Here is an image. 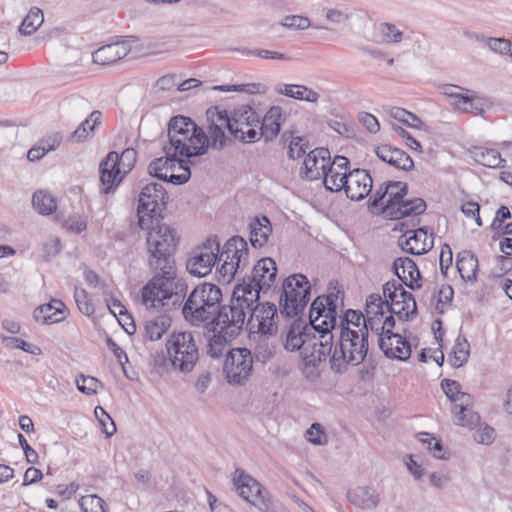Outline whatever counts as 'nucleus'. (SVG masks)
<instances>
[{"instance_id": "obj_1", "label": "nucleus", "mask_w": 512, "mask_h": 512, "mask_svg": "<svg viewBox=\"0 0 512 512\" xmlns=\"http://www.w3.org/2000/svg\"><path fill=\"white\" fill-rule=\"evenodd\" d=\"M163 218L148 223L146 247L148 265L153 277L142 287L141 299L147 309L169 312L180 306L188 285L176 274L174 254L179 242L175 229L162 222Z\"/></svg>"}, {"instance_id": "obj_2", "label": "nucleus", "mask_w": 512, "mask_h": 512, "mask_svg": "<svg viewBox=\"0 0 512 512\" xmlns=\"http://www.w3.org/2000/svg\"><path fill=\"white\" fill-rule=\"evenodd\" d=\"M242 291V289L234 287L229 303L222 304L221 289L215 284L203 283L197 285L179 307L182 306L185 320L192 325H224V327L232 329L233 335L240 327L244 326L243 309L248 307L246 300L241 299L244 294Z\"/></svg>"}, {"instance_id": "obj_3", "label": "nucleus", "mask_w": 512, "mask_h": 512, "mask_svg": "<svg viewBox=\"0 0 512 512\" xmlns=\"http://www.w3.org/2000/svg\"><path fill=\"white\" fill-rule=\"evenodd\" d=\"M339 293L338 290L336 293L331 292L328 295L318 296L311 304L309 320L315 331L306 340L300 353L306 364L318 365L333 352L332 330L336 328L337 324Z\"/></svg>"}, {"instance_id": "obj_4", "label": "nucleus", "mask_w": 512, "mask_h": 512, "mask_svg": "<svg viewBox=\"0 0 512 512\" xmlns=\"http://www.w3.org/2000/svg\"><path fill=\"white\" fill-rule=\"evenodd\" d=\"M167 132L169 143L163 148L167 155L191 158L205 154L209 147L206 133L189 117H172Z\"/></svg>"}, {"instance_id": "obj_5", "label": "nucleus", "mask_w": 512, "mask_h": 512, "mask_svg": "<svg viewBox=\"0 0 512 512\" xmlns=\"http://www.w3.org/2000/svg\"><path fill=\"white\" fill-rule=\"evenodd\" d=\"M368 353V333L365 327L361 329L344 328L340 332L339 342L334 347L330 357V368L334 373L343 374L348 365L361 364Z\"/></svg>"}, {"instance_id": "obj_6", "label": "nucleus", "mask_w": 512, "mask_h": 512, "mask_svg": "<svg viewBox=\"0 0 512 512\" xmlns=\"http://www.w3.org/2000/svg\"><path fill=\"white\" fill-rule=\"evenodd\" d=\"M166 351L171 357L172 369L183 374L194 370L199 361V347L191 332H173L166 340Z\"/></svg>"}, {"instance_id": "obj_7", "label": "nucleus", "mask_w": 512, "mask_h": 512, "mask_svg": "<svg viewBox=\"0 0 512 512\" xmlns=\"http://www.w3.org/2000/svg\"><path fill=\"white\" fill-rule=\"evenodd\" d=\"M389 187L388 199L381 208V213L390 220H399L410 215H420L426 210V203L422 198L404 200L408 193V186L404 182H387Z\"/></svg>"}, {"instance_id": "obj_8", "label": "nucleus", "mask_w": 512, "mask_h": 512, "mask_svg": "<svg viewBox=\"0 0 512 512\" xmlns=\"http://www.w3.org/2000/svg\"><path fill=\"white\" fill-rule=\"evenodd\" d=\"M277 276L276 262L270 258L265 257L254 265L251 275L245 276L242 283H239L235 288L242 289L243 297L247 304L252 301L260 299V292H267L275 283Z\"/></svg>"}, {"instance_id": "obj_9", "label": "nucleus", "mask_w": 512, "mask_h": 512, "mask_svg": "<svg viewBox=\"0 0 512 512\" xmlns=\"http://www.w3.org/2000/svg\"><path fill=\"white\" fill-rule=\"evenodd\" d=\"M311 285L303 274H293L282 284L280 312L285 317H295L303 312L310 299Z\"/></svg>"}, {"instance_id": "obj_10", "label": "nucleus", "mask_w": 512, "mask_h": 512, "mask_svg": "<svg viewBox=\"0 0 512 512\" xmlns=\"http://www.w3.org/2000/svg\"><path fill=\"white\" fill-rule=\"evenodd\" d=\"M168 195L161 184L149 183L145 185L138 199V224L144 230L148 223H154L155 219L162 218L161 211L166 205Z\"/></svg>"}, {"instance_id": "obj_11", "label": "nucleus", "mask_w": 512, "mask_h": 512, "mask_svg": "<svg viewBox=\"0 0 512 512\" xmlns=\"http://www.w3.org/2000/svg\"><path fill=\"white\" fill-rule=\"evenodd\" d=\"M179 155H167L150 162L148 172L152 177L175 185L186 183L190 177V167Z\"/></svg>"}, {"instance_id": "obj_12", "label": "nucleus", "mask_w": 512, "mask_h": 512, "mask_svg": "<svg viewBox=\"0 0 512 512\" xmlns=\"http://www.w3.org/2000/svg\"><path fill=\"white\" fill-rule=\"evenodd\" d=\"M243 310L244 321L247 314H249L247 328L250 333H258L262 336L276 334L278 327L275 320L277 318V307L275 304L270 302L259 303V300L252 301Z\"/></svg>"}, {"instance_id": "obj_13", "label": "nucleus", "mask_w": 512, "mask_h": 512, "mask_svg": "<svg viewBox=\"0 0 512 512\" xmlns=\"http://www.w3.org/2000/svg\"><path fill=\"white\" fill-rule=\"evenodd\" d=\"M253 371V356L247 348H233L226 355L223 372L227 382L234 386L244 385Z\"/></svg>"}, {"instance_id": "obj_14", "label": "nucleus", "mask_w": 512, "mask_h": 512, "mask_svg": "<svg viewBox=\"0 0 512 512\" xmlns=\"http://www.w3.org/2000/svg\"><path fill=\"white\" fill-rule=\"evenodd\" d=\"M219 251L218 238H208L201 246L193 249L186 265L188 272L197 277L208 275L219 259Z\"/></svg>"}, {"instance_id": "obj_15", "label": "nucleus", "mask_w": 512, "mask_h": 512, "mask_svg": "<svg viewBox=\"0 0 512 512\" xmlns=\"http://www.w3.org/2000/svg\"><path fill=\"white\" fill-rule=\"evenodd\" d=\"M341 179L344 180V189L347 197L352 201H361L367 197L372 190V177L364 169H354L348 174H344Z\"/></svg>"}, {"instance_id": "obj_16", "label": "nucleus", "mask_w": 512, "mask_h": 512, "mask_svg": "<svg viewBox=\"0 0 512 512\" xmlns=\"http://www.w3.org/2000/svg\"><path fill=\"white\" fill-rule=\"evenodd\" d=\"M329 161L330 151L324 147L316 148L306 155L301 174L309 181L324 178Z\"/></svg>"}, {"instance_id": "obj_17", "label": "nucleus", "mask_w": 512, "mask_h": 512, "mask_svg": "<svg viewBox=\"0 0 512 512\" xmlns=\"http://www.w3.org/2000/svg\"><path fill=\"white\" fill-rule=\"evenodd\" d=\"M243 327H240L235 334L232 335L230 328L224 327V325L211 326L213 335L209 337L206 345L207 354L215 359L221 358L227 355L229 352V343L239 335Z\"/></svg>"}, {"instance_id": "obj_18", "label": "nucleus", "mask_w": 512, "mask_h": 512, "mask_svg": "<svg viewBox=\"0 0 512 512\" xmlns=\"http://www.w3.org/2000/svg\"><path fill=\"white\" fill-rule=\"evenodd\" d=\"M117 158V152L111 151L106 157L100 162L99 173L101 192L108 194L113 191L121 182L125 176L123 172L115 166V159Z\"/></svg>"}, {"instance_id": "obj_19", "label": "nucleus", "mask_w": 512, "mask_h": 512, "mask_svg": "<svg viewBox=\"0 0 512 512\" xmlns=\"http://www.w3.org/2000/svg\"><path fill=\"white\" fill-rule=\"evenodd\" d=\"M379 348L391 359L406 361L411 355V345L400 334L389 335L378 339Z\"/></svg>"}, {"instance_id": "obj_20", "label": "nucleus", "mask_w": 512, "mask_h": 512, "mask_svg": "<svg viewBox=\"0 0 512 512\" xmlns=\"http://www.w3.org/2000/svg\"><path fill=\"white\" fill-rule=\"evenodd\" d=\"M393 270L396 276L408 288L412 290L421 287V274L416 263L409 257H399L393 262Z\"/></svg>"}, {"instance_id": "obj_21", "label": "nucleus", "mask_w": 512, "mask_h": 512, "mask_svg": "<svg viewBox=\"0 0 512 512\" xmlns=\"http://www.w3.org/2000/svg\"><path fill=\"white\" fill-rule=\"evenodd\" d=\"M375 153L380 160L397 169L410 171L414 168L412 158L405 151L399 148L385 144L377 146L375 148Z\"/></svg>"}, {"instance_id": "obj_22", "label": "nucleus", "mask_w": 512, "mask_h": 512, "mask_svg": "<svg viewBox=\"0 0 512 512\" xmlns=\"http://www.w3.org/2000/svg\"><path fill=\"white\" fill-rule=\"evenodd\" d=\"M350 162L344 156H336L329 165L324 175V185L327 190L339 192L344 186V180L341 177L346 174Z\"/></svg>"}, {"instance_id": "obj_23", "label": "nucleus", "mask_w": 512, "mask_h": 512, "mask_svg": "<svg viewBox=\"0 0 512 512\" xmlns=\"http://www.w3.org/2000/svg\"><path fill=\"white\" fill-rule=\"evenodd\" d=\"M434 245L432 234L428 236L426 228H418L412 232V235L401 241L400 246L403 251L412 255H422L429 252Z\"/></svg>"}, {"instance_id": "obj_24", "label": "nucleus", "mask_w": 512, "mask_h": 512, "mask_svg": "<svg viewBox=\"0 0 512 512\" xmlns=\"http://www.w3.org/2000/svg\"><path fill=\"white\" fill-rule=\"evenodd\" d=\"M234 485L240 497L254 503L263 493L261 485L242 469H236L233 478Z\"/></svg>"}, {"instance_id": "obj_25", "label": "nucleus", "mask_w": 512, "mask_h": 512, "mask_svg": "<svg viewBox=\"0 0 512 512\" xmlns=\"http://www.w3.org/2000/svg\"><path fill=\"white\" fill-rule=\"evenodd\" d=\"M347 498L351 504L363 510H374L380 503L379 493L368 486H358L348 491Z\"/></svg>"}, {"instance_id": "obj_26", "label": "nucleus", "mask_w": 512, "mask_h": 512, "mask_svg": "<svg viewBox=\"0 0 512 512\" xmlns=\"http://www.w3.org/2000/svg\"><path fill=\"white\" fill-rule=\"evenodd\" d=\"M218 258H225L247 266L249 263V249L247 241L241 236L231 237L225 243L223 251Z\"/></svg>"}, {"instance_id": "obj_27", "label": "nucleus", "mask_w": 512, "mask_h": 512, "mask_svg": "<svg viewBox=\"0 0 512 512\" xmlns=\"http://www.w3.org/2000/svg\"><path fill=\"white\" fill-rule=\"evenodd\" d=\"M33 317L42 324L61 322L66 318L65 304L61 300L53 299L38 306L33 312Z\"/></svg>"}, {"instance_id": "obj_28", "label": "nucleus", "mask_w": 512, "mask_h": 512, "mask_svg": "<svg viewBox=\"0 0 512 512\" xmlns=\"http://www.w3.org/2000/svg\"><path fill=\"white\" fill-rule=\"evenodd\" d=\"M260 120L257 113L248 105H242L234 110L231 117L230 133L235 134L241 132L249 126H259Z\"/></svg>"}, {"instance_id": "obj_29", "label": "nucleus", "mask_w": 512, "mask_h": 512, "mask_svg": "<svg viewBox=\"0 0 512 512\" xmlns=\"http://www.w3.org/2000/svg\"><path fill=\"white\" fill-rule=\"evenodd\" d=\"M129 52L124 43H113L97 49L93 54V62L98 65H110L124 58Z\"/></svg>"}, {"instance_id": "obj_30", "label": "nucleus", "mask_w": 512, "mask_h": 512, "mask_svg": "<svg viewBox=\"0 0 512 512\" xmlns=\"http://www.w3.org/2000/svg\"><path fill=\"white\" fill-rule=\"evenodd\" d=\"M250 242L254 248L263 247L272 232V225L266 216L255 217L249 223Z\"/></svg>"}, {"instance_id": "obj_31", "label": "nucleus", "mask_w": 512, "mask_h": 512, "mask_svg": "<svg viewBox=\"0 0 512 512\" xmlns=\"http://www.w3.org/2000/svg\"><path fill=\"white\" fill-rule=\"evenodd\" d=\"M282 117V109L279 106H273L267 111L260 126V134L265 141H271L278 135Z\"/></svg>"}, {"instance_id": "obj_32", "label": "nucleus", "mask_w": 512, "mask_h": 512, "mask_svg": "<svg viewBox=\"0 0 512 512\" xmlns=\"http://www.w3.org/2000/svg\"><path fill=\"white\" fill-rule=\"evenodd\" d=\"M278 94L284 95L296 100L316 103L319 100V94L304 85L298 84H278L275 87Z\"/></svg>"}, {"instance_id": "obj_33", "label": "nucleus", "mask_w": 512, "mask_h": 512, "mask_svg": "<svg viewBox=\"0 0 512 512\" xmlns=\"http://www.w3.org/2000/svg\"><path fill=\"white\" fill-rule=\"evenodd\" d=\"M313 331H315V328L311 323L303 327L300 324H294L287 333L286 349L291 351L299 350L301 352L306 340H308Z\"/></svg>"}, {"instance_id": "obj_34", "label": "nucleus", "mask_w": 512, "mask_h": 512, "mask_svg": "<svg viewBox=\"0 0 512 512\" xmlns=\"http://www.w3.org/2000/svg\"><path fill=\"white\" fill-rule=\"evenodd\" d=\"M478 259L470 251H462L457 255L456 267L464 281H475L478 270Z\"/></svg>"}, {"instance_id": "obj_35", "label": "nucleus", "mask_w": 512, "mask_h": 512, "mask_svg": "<svg viewBox=\"0 0 512 512\" xmlns=\"http://www.w3.org/2000/svg\"><path fill=\"white\" fill-rule=\"evenodd\" d=\"M170 326L171 318L167 314L146 320L144 324L145 337L150 341L159 340Z\"/></svg>"}, {"instance_id": "obj_36", "label": "nucleus", "mask_w": 512, "mask_h": 512, "mask_svg": "<svg viewBox=\"0 0 512 512\" xmlns=\"http://www.w3.org/2000/svg\"><path fill=\"white\" fill-rule=\"evenodd\" d=\"M102 113L94 110L88 118H86L78 128L71 134V138L77 142H84L95 132L98 125L101 124Z\"/></svg>"}, {"instance_id": "obj_37", "label": "nucleus", "mask_w": 512, "mask_h": 512, "mask_svg": "<svg viewBox=\"0 0 512 512\" xmlns=\"http://www.w3.org/2000/svg\"><path fill=\"white\" fill-rule=\"evenodd\" d=\"M441 388L447 398L454 403V409L458 408L457 404H467L471 395L461 391L459 382L451 379H443L441 381Z\"/></svg>"}, {"instance_id": "obj_38", "label": "nucleus", "mask_w": 512, "mask_h": 512, "mask_svg": "<svg viewBox=\"0 0 512 512\" xmlns=\"http://www.w3.org/2000/svg\"><path fill=\"white\" fill-rule=\"evenodd\" d=\"M396 280H390L383 286V295L386 299V310L388 313L395 314L399 316V318H403L404 308L401 303V299H399L398 294L396 293L397 288H395Z\"/></svg>"}, {"instance_id": "obj_39", "label": "nucleus", "mask_w": 512, "mask_h": 512, "mask_svg": "<svg viewBox=\"0 0 512 512\" xmlns=\"http://www.w3.org/2000/svg\"><path fill=\"white\" fill-rule=\"evenodd\" d=\"M473 157L479 164L489 167L497 168L503 166L505 160L501 157V154L492 148L478 147L473 151Z\"/></svg>"}, {"instance_id": "obj_40", "label": "nucleus", "mask_w": 512, "mask_h": 512, "mask_svg": "<svg viewBox=\"0 0 512 512\" xmlns=\"http://www.w3.org/2000/svg\"><path fill=\"white\" fill-rule=\"evenodd\" d=\"M472 398H469L467 404H457L458 408H453V413L456 418V424L468 428H474L480 421L478 413L471 409Z\"/></svg>"}, {"instance_id": "obj_41", "label": "nucleus", "mask_w": 512, "mask_h": 512, "mask_svg": "<svg viewBox=\"0 0 512 512\" xmlns=\"http://www.w3.org/2000/svg\"><path fill=\"white\" fill-rule=\"evenodd\" d=\"M44 22V15L38 7H32L19 26V33L23 36L32 35Z\"/></svg>"}, {"instance_id": "obj_42", "label": "nucleus", "mask_w": 512, "mask_h": 512, "mask_svg": "<svg viewBox=\"0 0 512 512\" xmlns=\"http://www.w3.org/2000/svg\"><path fill=\"white\" fill-rule=\"evenodd\" d=\"M449 98L451 99V106L454 110L463 112V113H473L475 115H480L483 113V109L474 105V100L472 96L465 95L462 93H449Z\"/></svg>"}, {"instance_id": "obj_43", "label": "nucleus", "mask_w": 512, "mask_h": 512, "mask_svg": "<svg viewBox=\"0 0 512 512\" xmlns=\"http://www.w3.org/2000/svg\"><path fill=\"white\" fill-rule=\"evenodd\" d=\"M32 205L42 215H49L56 210V200L43 190L36 191L33 194Z\"/></svg>"}, {"instance_id": "obj_44", "label": "nucleus", "mask_w": 512, "mask_h": 512, "mask_svg": "<svg viewBox=\"0 0 512 512\" xmlns=\"http://www.w3.org/2000/svg\"><path fill=\"white\" fill-rule=\"evenodd\" d=\"M469 343L464 336H458L450 356V363L453 367L463 366L469 358Z\"/></svg>"}, {"instance_id": "obj_45", "label": "nucleus", "mask_w": 512, "mask_h": 512, "mask_svg": "<svg viewBox=\"0 0 512 512\" xmlns=\"http://www.w3.org/2000/svg\"><path fill=\"white\" fill-rule=\"evenodd\" d=\"M348 327L349 329H361L365 327L364 314L360 311H356L353 309H348L342 317H340V332L344 330V328Z\"/></svg>"}, {"instance_id": "obj_46", "label": "nucleus", "mask_w": 512, "mask_h": 512, "mask_svg": "<svg viewBox=\"0 0 512 512\" xmlns=\"http://www.w3.org/2000/svg\"><path fill=\"white\" fill-rule=\"evenodd\" d=\"M278 26L285 27L290 30H305L311 25L310 19L300 15H287L279 23L272 24L271 29Z\"/></svg>"}, {"instance_id": "obj_47", "label": "nucleus", "mask_w": 512, "mask_h": 512, "mask_svg": "<svg viewBox=\"0 0 512 512\" xmlns=\"http://www.w3.org/2000/svg\"><path fill=\"white\" fill-rule=\"evenodd\" d=\"M208 124H217V126L227 129L230 132L231 117L226 110L219 107H211L206 111Z\"/></svg>"}, {"instance_id": "obj_48", "label": "nucleus", "mask_w": 512, "mask_h": 512, "mask_svg": "<svg viewBox=\"0 0 512 512\" xmlns=\"http://www.w3.org/2000/svg\"><path fill=\"white\" fill-rule=\"evenodd\" d=\"M137 152L133 148H127L122 151L119 155L117 153V158L115 159V166L120 168L123 172V175L128 174L134 167L136 163Z\"/></svg>"}, {"instance_id": "obj_49", "label": "nucleus", "mask_w": 512, "mask_h": 512, "mask_svg": "<svg viewBox=\"0 0 512 512\" xmlns=\"http://www.w3.org/2000/svg\"><path fill=\"white\" fill-rule=\"evenodd\" d=\"M390 115L397 121L402 122L411 128H419L422 124L420 118H418L415 114L400 107H392L390 109Z\"/></svg>"}, {"instance_id": "obj_50", "label": "nucleus", "mask_w": 512, "mask_h": 512, "mask_svg": "<svg viewBox=\"0 0 512 512\" xmlns=\"http://www.w3.org/2000/svg\"><path fill=\"white\" fill-rule=\"evenodd\" d=\"M208 141H209V147L221 150L226 145V136H225V129L222 127L217 126V124H208Z\"/></svg>"}, {"instance_id": "obj_51", "label": "nucleus", "mask_w": 512, "mask_h": 512, "mask_svg": "<svg viewBox=\"0 0 512 512\" xmlns=\"http://www.w3.org/2000/svg\"><path fill=\"white\" fill-rule=\"evenodd\" d=\"M380 33L382 42L385 44L399 43L403 40V32L391 23H381Z\"/></svg>"}, {"instance_id": "obj_52", "label": "nucleus", "mask_w": 512, "mask_h": 512, "mask_svg": "<svg viewBox=\"0 0 512 512\" xmlns=\"http://www.w3.org/2000/svg\"><path fill=\"white\" fill-rule=\"evenodd\" d=\"M104 503V500L95 494L82 496L79 500L82 512H105Z\"/></svg>"}, {"instance_id": "obj_53", "label": "nucleus", "mask_w": 512, "mask_h": 512, "mask_svg": "<svg viewBox=\"0 0 512 512\" xmlns=\"http://www.w3.org/2000/svg\"><path fill=\"white\" fill-rule=\"evenodd\" d=\"M221 260L223 263L221 264L220 268H218V272L222 281L226 283H229L239 270H242L246 267L240 263L235 261L233 262L225 258H222Z\"/></svg>"}, {"instance_id": "obj_54", "label": "nucleus", "mask_w": 512, "mask_h": 512, "mask_svg": "<svg viewBox=\"0 0 512 512\" xmlns=\"http://www.w3.org/2000/svg\"><path fill=\"white\" fill-rule=\"evenodd\" d=\"M94 413L99 423L101 424L103 432L106 434V436H113L116 433L117 428L109 414L101 406H97L94 410Z\"/></svg>"}, {"instance_id": "obj_55", "label": "nucleus", "mask_w": 512, "mask_h": 512, "mask_svg": "<svg viewBox=\"0 0 512 512\" xmlns=\"http://www.w3.org/2000/svg\"><path fill=\"white\" fill-rule=\"evenodd\" d=\"M76 385L80 392L86 395H93L97 393L101 383L95 377L80 375L76 378Z\"/></svg>"}, {"instance_id": "obj_56", "label": "nucleus", "mask_w": 512, "mask_h": 512, "mask_svg": "<svg viewBox=\"0 0 512 512\" xmlns=\"http://www.w3.org/2000/svg\"><path fill=\"white\" fill-rule=\"evenodd\" d=\"M74 298H75L77 307L82 314H84L86 316H90V315L94 314V312H95L94 306L89 301L88 294L84 289L75 288Z\"/></svg>"}, {"instance_id": "obj_57", "label": "nucleus", "mask_w": 512, "mask_h": 512, "mask_svg": "<svg viewBox=\"0 0 512 512\" xmlns=\"http://www.w3.org/2000/svg\"><path fill=\"white\" fill-rule=\"evenodd\" d=\"M291 137L290 144H289V150H288V156L291 159H297L302 157L304 154H306V150L309 148L308 141L300 136L297 137Z\"/></svg>"}, {"instance_id": "obj_58", "label": "nucleus", "mask_w": 512, "mask_h": 512, "mask_svg": "<svg viewBox=\"0 0 512 512\" xmlns=\"http://www.w3.org/2000/svg\"><path fill=\"white\" fill-rule=\"evenodd\" d=\"M3 343L6 347L18 348L33 355L41 354V349L38 346L29 344L20 338L4 337Z\"/></svg>"}, {"instance_id": "obj_59", "label": "nucleus", "mask_w": 512, "mask_h": 512, "mask_svg": "<svg viewBox=\"0 0 512 512\" xmlns=\"http://www.w3.org/2000/svg\"><path fill=\"white\" fill-rule=\"evenodd\" d=\"M487 45L495 53L512 57V42L504 38H487Z\"/></svg>"}, {"instance_id": "obj_60", "label": "nucleus", "mask_w": 512, "mask_h": 512, "mask_svg": "<svg viewBox=\"0 0 512 512\" xmlns=\"http://www.w3.org/2000/svg\"><path fill=\"white\" fill-rule=\"evenodd\" d=\"M307 440L314 445H324L327 443V435L319 423H313L306 432Z\"/></svg>"}, {"instance_id": "obj_61", "label": "nucleus", "mask_w": 512, "mask_h": 512, "mask_svg": "<svg viewBox=\"0 0 512 512\" xmlns=\"http://www.w3.org/2000/svg\"><path fill=\"white\" fill-rule=\"evenodd\" d=\"M243 53L246 55H256L263 59H272V60H281V61H289L291 57L280 53L277 51H270L266 49H255V50H243Z\"/></svg>"}, {"instance_id": "obj_62", "label": "nucleus", "mask_w": 512, "mask_h": 512, "mask_svg": "<svg viewBox=\"0 0 512 512\" xmlns=\"http://www.w3.org/2000/svg\"><path fill=\"white\" fill-rule=\"evenodd\" d=\"M253 505L257 506L259 510L262 512H279V503L275 499L266 495V493H262L261 497H259Z\"/></svg>"}, {"instance_id": "obj_63", "label": "nucleus", "mask_w": 512, "mask_h": 512, "mask_svg": "<svg viewBox=\"0 0 512 512\" xmlns=\"http://www.w3.org/2000/svg\"><path fill=\"white\" fill-rule=\"evenodd\" d=\"M63 226L75 233H81L87 228L86 218L81 215H73L68 217L64 222Z\"/></svg>"}, {"instance_id": "obj_64", "label": "nucleus", "mask_w": 512, "mask_h": 512, "mask_svg": "<svg viewBox=\"0 0 512 512\" xmlns=\"http://www.w3.org/2000/svg\"><path fill=\"white\" fill-rule=\"evenodd\" d=\"M151 364L158 372H168L172 368L171 357L164 352H158L152 357Z\"/></svg>"}]
</instances>
